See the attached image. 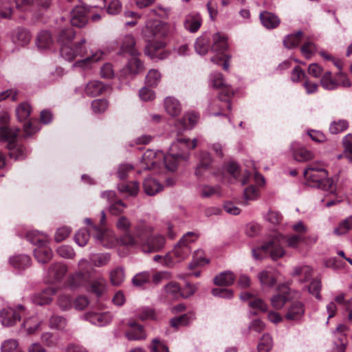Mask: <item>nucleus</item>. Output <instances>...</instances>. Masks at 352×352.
I'll use <instances>...</instances> for the list:
<instances>
[{
	"label": "nucleus",
	"mask_w": 352,
	"mask_h": 352,
	"mask_svg": "<svg viewBox=\"0 0 352 352\" xmlns=\"http://www.w3.org/2000/svg\"><path fill=\"white\" fill-rule=\"evenodd\" d=\"M41 341L47 347L52 348L58 345V338L51 332H44L41 336Z\"/></svg>",
	"instance_id": "3c124183"
},
{
	"label": "nucleus",
	"mask_w": 352,
	"mask_h": 352,
	"mask_svg": "<svg viewBox=\"0 0 352 352\" xmlns=\"http://www.w3.org/2000/svg\"><path fill=\"white\" fill-rule=\"evenodd\" d=\"M88 21V16L85 9L82 6H77L71 12L70 22L72 26L77 28L84 27Z\"/></svg>",
	"instance_id": "aec40b11"
},
{
	"label": "nucleus",
	"mask_w": 352,
	"mask_h": 352,
	"mask_svg": "<svg viewBox=\"0 0 352 352\" xmlns=\"http://www.w3.org/2000/svg\"><path fill=\"white\" fill-rule=\"evenodd\" d=\"M28 241L35 245H45L47 243V236L37 230L30 231L26 234Z\"/></svg>",
	"instance_id": "4c0bfd02"
},
{
	"label": "nucleus",
	"mask_w": 352,
	"mask_h": 352,
	"mask_svg": "<svg viewBox=\"0 0 352 352\" xmlns=\"http://www.w3.org/2000/svg\"><path fill=\"white\" fill-rule=\"evenodd\" d=\"M148 347L151 352H169L168 346L157 338L152 340Z\"/></svg>",
	"instance_id": "774afa93"
},
{
	"label": "nucleus",
	"mask_w": 352,
	"mask_h": 352,
	"mask_svg": "<svg viewBox=\"0 0 352 352\" xmlns=\"http://www.w3.org/2000/svg\"><path fill=\"white\" fill-rule=\"evenodd\" d=\"M304 312L303 304L300 302H294L289 307L285 317L287 320H298L303 316Z\"/></svg>",
	"instance_id": "473e14b6"
},
{
	"label": "nucleus",
	"mask_w": 352,
	"mask_h": 352,
	"mask_svg": "<svg viewBox=\"0 0 352 352\" xmlns=\"http://www.w3.org/2000/svg\"><path fill=\"white\" fill-rule=\"evenodd\" d=\"M197 238V235L195 232H187L180 239L172 251L166 254V257L172 258L173 256L178 262L184 261L190 254V245Z\"/></svg>",
	"instance_id": "423d86ee"
},
{
	"label": "nucleus",
	"mask_w": 352,
	"mask_h": 352,
	"mask_svg": "<svg viewBox=\"0 0 352 352\" xmlns=\"http://www.w3.org/2000/svg\"><path fill=\"white\" fill-rule=\"evenodd\" d=\"M259 18L263 25L267 29L276 28L280 24L279 18L270 12H261Z\"/></svg>",
	"instance_id": "bb28decb"
},
{
	"label": "nucleus",
	"mask_w": 352,
	"mask_h": 352,
	"mask_svg": "<svg viewBox=\"0 0 352 352\" xmlns=\"http://www.w3.org/2000/svg\"><path fill=\"white\" fill-rule=\"evenodd\" d=\"M153 231L151 225L143 220L138 221L133 227V232L123 234L120 243L128 247L142 245L146 242Z\"/></svg>",
	"instance_id": "20e7f679"
},
{
	"label": "nucleus",
	"mask_w": 352,
	"mask_h": 352,
	"mask_svg": "<svg viewBox=\"0 0 352 352\" xmlns=\"http://www.w3.org/2000/svg\"><path fill=\"white\" fill-rule=\"evenodd\" d=\"M210 81L211 85L214 88H223L222 93L225 94V96H222V94L219 96V99L221 101H225V104L228 109H231V104L229 102V98L231 96L233 95V91L230 88L226 86L224 84V80L223 78V75L221 73L214 72L210 75Z\"/></svg>",
	"instance_id": "1a4fd4ad"
},
{
	"label": "nucleus",
	"mask_w": 352,
	"mask_h": 352,
	"mask_svg": "<svg viewBox=\"0 0 352 352\" xmlns=\"http://www.w3.org/2000/svg\"><path fill=\"white\" fill-rule=\"evenodd\" d=\"M182 157H184L183 154L169 150V153L164 156V162L166 168L170 171L175 170L177 166L178 160L182 159Z\"/></svg>",
	"instance_id": "e433bc0d"
},
{
	"label": "nucleus",
	"mask_w": 352,
	"mask_h": 352,
	"mask_svg": "<svg viewBox=\"0 0 352 352\" xmlns=\"http://www.w3.org/2000/svg\"><path fill=\"white\" fill-rule=\"evenodd\" d=\"M67 272V267L65 264L61 263H55L52 264L48 270L47 275L49 279L52 282H60Z\"/></svg>",
	"instance_id": "a211bd4d"
},
{
	"label": "nucleus",
	"mask_w": 352,
	"mask_h": 352,
	"mask_svg": "<svg viewBox=\"0 0 352 352\" xmlns=\"http://www.w3.org/2000/svg\"><path fill=\"white\" fill-rule=\"evenodd\" d=\"M136 316L141 320L155 319V314L153 309L148 307H142L136 310Z\"/></svg>",
	"instance_id": "0e129e2a"
},
{
	"label": "nucleus",
	"mask_w": 352,
	"mask_h": 352,
	"mask_svg": "<svg viewBox=\"0 0 352 352\" xmlns=\"http://www.w3.org/2000/svg\"><path fill=\"white\" fill-rule=\"evenodd\" d=\"M165 239L161 235L149 237L143 245V250L145 252L159 251L164 248Z\"/></svg>",
	"instance_id": "393cba45"
},
{
	"label": "nucleus",
	"mask_w": 352,
	"mask_h": 352,
	"mask_svg": "<svg viewBox=\"0 0 352 352\" xmlns=\"http://www.w3.org/2000/svg\"><path fill=\"white\" fill-rule=\"evenodd\" d=\"M352 229V215L341 221L339 225L333 230V233L336 235H342L347 233Z\"/></svg>",
	"instance_id": "5fc2aeb1"
},
{
	"label": "nucleus",
	"mask_w": 352,
	"mask_h": 352,
	"mask_svg": "<svg viewBox=\"0 0 352 352\" xmlns=\"http://www.w3.org/2000/svg\"><path fill=\"white\" fill-rule=\"evenodd\" d=\"M10 263L15 268L25 269L31 265V258L25 254L19 255L10 258Z\"/></svg>",
	"instance_id": "37998d69"
},
{
	"label": "nucleus",
	"mask_w": 352,
	"mask_h": 352,
	"mask_svg": "<svg viewBox=\"0 0 352 352\" xmlns=\"http://www.w3.org/2000/svg\"><path fill=\"white\" fill-rule=\"evenodd\" d=\"M20 319V314L14 308L8 307L3 308L0 311V321L1 324L4 327H12L16 324Z\"/></svg>",
	"instance_id": "dca6fc26"
},
{
	"label": "nucleus",
	"mask_w": 352,
	"mask_h": 352,
	"mask_svg": "<svg viewBox=\"0 0 352 352\" xmlns=\"http://www.w3.org/2000/svg\"><path fill=\"white\" fill-rule=\"evenodd\" d=\"M129 326L131 327V329L126 333V336L129 340H138L146 338V335L142 325L135 322H131L129 323Z\"/></svg>",
	"instance_id": "a878e982"
},
{
	"label": "nucleus",
	"mask_w": 352,
	"mask_h": 352,
	"mask_svg": "<svg viewBox=\"0 0 352 352\" xmlns=\"http://www.w3.org/2000/svg\"><path fill=\"white\" fill-rule=\"evenodd\" d=\"M164 106L166 112L172 117L179 116L182 111L181 103L172 96H168L164 99Z\"/></svg>",
	"instance_id": "4be33fe9"
},
{
	"label": "nucleus",
	"mask_w": 352,
	"mask_h": 352,
	"mask_svg": "<svg viewBox=\"0 0 352 352\" xmlns=\"http://www.w3.org/2000/svg\"><path fill=\"white\" fill-rule=\"evenodd\" d=\"M91 232L86 229L79 230L74 236L75 242L81 247L87 245Z\"/></svg>",
	"instance_id": "052dcab7"
},
{
	"label": "nucleus",
	"mask_w": 352,
	"mask_h": 352,
	"mask_svg": "<svg viewBox=\"0 0 352 352\" xmlns=\"http://www.w3.org/2000/svg\"><path fill=\"white\" fill-rule=\"evenodd\" d=\"M111 256L108 253L91 254L89 259L91 262L96 267L106 265L110 261Z\"/></svg>",
	"instance_id": "de8ad7c7"
},
{
	"label": "nucleus",
	"mask_w": 352,
	"mask_h": 352,
	"mask_svg": "<svg viewBox=\"0 0 352 352\" xmlns=\"http://www.w3.org/2000/svg\"><path fill=\"white\" fill-rule=\"evenodd\" d=\"M67 325L65 318L54 314L49 319V327L52 329L63 330Z\"/></svg>",
	"instance_id": "8fccbe9b"
},
{
	"label": "nucleus",
	"mask_w": 352,
	"mask_h": 352,
	"mask_svg": "<svg viewBox=\"0 0 352 352\" xmlns=\"http://www.w3.org/2000/svg\"><path fill=\"white\" fill-rule=\"evenodd\" d=\"M87 282V276L83 272H77L70 275L67 279L68 286L75 289L83 286Z\"/></svg>",
	"instance_id": "72a5a7b5"
},
{
	"label": "nucleus",
	"mask_w": 352,
	"mask_h": 352,
	"mask_svg": "<svg viewBox=\"0 0 352 352\" xmlns=\"http://www.w3.org/2000/svg\"><path fill=\"white\" fill-rule=\"evenodd\" d=\"M143 69L142 63L136 57L132 56L129 60L127 65L123 69L125 75L137 74Z\"/></svg>",
	"instance_id": "f704fd0d"
},
{
	"label": "nucleus",
	"mask_w": 352,
	"mask_h": 352,
	"mask_svg": "<svg viewBox=\"0 0 352 352\" xmlns=\"http://www.w3.org/2000/svg\"><path fill=\"white\" fill-rule=\"evenodd\" d=\"M145 49V53L151 58L164 59L168 56L169 53L163 50L165 47V43L161 40L151 41L148 40Z\"/></svg>",
	"instance_id": "9b49d317"
},
{
	"label": "nucleus",
	"mask_w": 352,
	"mask_h": 352,
	"mask_svg": "<svg viewBox=\"0 0 352 352\" xmlns=\"http://www.w3.org/2000/svg\"><path fill=\"white\" fill-rule=\"evenodd\" d=\"M30 38V34L28 30L23 28H18L15 31L12 39L18 45H25L29 43Z\"/></svg>",
	"instance_id": "c03bdc74"
},
{
	"label": "nucleus",
	"mask_w": 352,
	"mask_h": 352,
	"mask_svg": "<svg viewBox=\"0 0 352 352\" xmlns=\"http://www.w3.org/2000/svg\"><path fill=\"white\" fill-rule=\"evenodd\" d=\"M143 188L145 193L149 196H154L163 189L162 185L153 177H147L143 182Z\"/></svg>",
	"instance_id": "cd10ccee"
},
{
	"label": "nucleus",
	"mask_w": 352,
	"mask_h": 352,
	"mask_svg": "<svg viewBox=\"0 0 352 352\" xmlns=\"http://www.w3.org/2000/svg\"><path fill=\"white\" fill-rule=\"evenodd\" d=\"M347 327L344 324H340L338 326L335 332L337 340L334 342L338 352H345L347 339L346 335L342 333H344Z\"/></svg>",
	"instance_id": "c756f323"
},
{
	"label": "nucleus",
	"mask_w": 352,
	"mask_h": 352,
	"mask_svg": "<svg viewBox=\"0 0 352 352\" xmlns=\"http://www.w3.org/2000/svg\"><path fill=\"white\" fill-rule=\"evenodd\" d=\"M198 119L199 117L197 113H188L177 121L176 125L184 130L190 129L197 124Z\"/></svg>",
	"instance_id": "7c9ffc66"
},
{
	"label": "nucleus",
	"mask_w": 352,
	"mask_h": 352,
	"mask_svg": "<svg viewBox=\"0 0 352 352\" xmlns=\"http://www.w3.org/2000/svg\"><path fill=\"white\" fill-rule=\"evenodd\" d=\"M210 47V38L207 34L198 37L195 43V51L200 55H205Z\"/></svg>",
	"instance_id": "58836bf2"
},
{
	"label": "nucleus",
	"mask_w": 352,
	"mask_h": 352,
	"mask_svg": "<svg viewBox=\"0 0 352 352\" xmlns=\"http://www.w3.org/2000/svg\"><path fill=\"white\" fill-rule=\"evenodd\" d=\"M124 269L121 267H118L110 272V280L113 285H120L124 280Z\"/></svg>",
	"instance_id": "13d9d810"
},
{
	"label": "nucleus",
	"mask_w": 352,
	"mask_h": 352,
	"mask_svg": "<svg viewBox=\"0 0 352 352\" xmlns=\"http://www.w3.org/2000/svg\"><path fill=\"white\" fill-rule=\"evenodd\" d=\"M168 30L166 28V23L157 20H148L142 32L144 36L151 40L152 38H162L166 34Z\"/></svg>",
	"instance_id": "0eeeda50"
},
{
	"label": "nucleus",
	"mask_w": 352,
	"mask_h": 352,
	"mask_svg": "<svg viewBox=\"0 0 352 352\" xmlns=\"http://www.w3.org/2000/svg\"><path fill=\"white\" fill-rule=\"evenodd\" d=\"M83 317L85 320L99 327L109 324L112 320V315L109 312L89 311L84 314Z\"/></svg>",
	"instance_id": "2eb2a0df"
},
{
	"label": "nucleus",
	"mask_w": 352,
	"mask_h": 352,
	"mask_svg": "<svg viewBox=\"0 0 352 352\" xmlns=\"http://www.w3.org/2000/svg\"><path fill=\"white\" fill-rule=\"evenodd\" d=\"M118 188L121 192H126L130 195L135 196L138 194L140 186L138 182H131L128 184H120Z\"/></svg>",
	"instance_id": "4d7b16f0"
},
{
	"label": "nucleus",
	"mask_w": 352,
	"mask_h": 352,
	"mask_svg": "<svg viewBox=\"0 0 352 352\" xmlns=\"http://www.w3.org/2000/svg\"><path fill=\"white\" fill-rule=\"evenodd\" d=\"M303 235L302 234H289L284 236L281 233L276 232L271 234L267 241L261 246L252 250V255L256 260L262 259L263 256L260 252L269 254L272 260L283 257L285 254V250L282 246L283 243L286 242L289 248L296 249L299 243H302Z\"/></svg>",
	"instance_id": "f03ea898"
},
{
	"label": "nucleus",
	"mask_w": 352,
	"mask_h": 352,
	"mask_svg": "<svg viewBox=\"0 0 352 352\" xmlns=\"http://www.w3.org/2000/svg\"><path fill=\"white\" fill-rule=\"evenodd\" d=\"M135 38L131 35H127L124 37L122 50L123 52L128 53L131 56H137L138 52L135 48Z\"/></svg>",
	"instance_id": "a18cd8bd"
},
{
	"label": "nucleus",
	"mask_w": 352,
	"mask_h": 352,
	"mask_svg": "<svg viewBox=\"0 0 352 352\" xmlns=\"http://www.w3.org/2000/svg\"><path fill=\"white\" fill-rule=\"evenodd\" d=\"M278 293L271 298V304L276 309H281L288 299L289 288L283 284L277 289Z\"/></svg>",
	"instance_id": "f3484780"
},
{
	"label": "nucleus",
	"mask_w": 352,
	"mask_h": 352,
	"mask_svg": "<svg viewBox=\"0 0 352 352\" xmlns=\"http://www.w3.org/2000/svg\"><path fill=\"white\" fill-rule=\"evenodd\" d=\"M258 278L263 287H272L276 282V272L272 268L264 270L258 274Z\"/></svg>",
	"instance_id": "b1692460"
},
{
	"label": "nucleus",
	"mask_w": 352,
	"mask_h": 352,
	"mask_svg": "<svg viewBox=\"0 0 352 352\" xmlns=\"http://www.w3.org/2000/svg\"><path fill=\"white\" fill-rule=\"evenodd\" d=\"M197 146V140L193 139L192 142L186 138H178L170 147V151H175L183 154L182 160H186L188 157L189 151L195 148Z\"/></svg>",
	"instance_id": "f8f14e48"
},
{
	"label": "nucleus",
	"mask_w": 352,
	"mask_h": 352,
	"mask_svg": "<svg viewBox=\"0 0 352 352\" xmlns=\"http://www.w3.org/2000/svg\"><path fill=\"white\" fill-rule=\"evenodd\" d=\"M272 348V338L268 333L263 334L258 344V352H269Z\"/></svg>",
	"instance_id": "bf43d9fd"
},
{
	"label": "nucleus",
	"mask_w": 352,
	"mask_h": 352,
	"mask_svg": "<svg viewBox=\"0 0 352 352\" xmlns=\"http://www.w3.org/2000/svg\"><path fill=\"white\" fill-rule=\"evenodd\" d=\"M194 319L193 314H184L179 317H175L170 320V326L177 329L180 327L187 325Z\"/></svg>",
	"instance_id": "09e8293b"
},
{
	"label": "nucleus",
	"mask_w": 352,
	"mask_h": 352,
	"mask_svg": "<svg viewBox=\"0 0 352 352\" xmlns=\"http://www.w3.org/2000/svg\"><path fill=\"white\" fill-rule=\"evenodd\" d=\"M349 126V123L345 120H339L333 121L329 126V131L332 134H337L346 130Z\"/></svg>",
	"instance_id": "e2e57ef3"
},
{
	"label": "nucleus",
	"mask_w": 352,
	"mask_h": 352,
	"mask_svg": "<svg viewBox=\"0 0 352 352\" xmlns=\"http://www.w3.org/2000/svg\"><path fill=\"white\" fill-rule=\"evenodd\" d=\"M19 129H11L8 126L0 128V139L8 141V148L10 151L9 155L14 160H21L25 156V148L22 146L16 144V138L19 134Z\"/></svg>",
	"instance_id": "39448f33"
},
{
	"label": "nucleus",
	"mask_w": 352,
	"mask_h": 352,
	"mask_svg": "<svg viewBox=\"0 0 352 352\" xmlns=\"http://www.w3.org/2000/svg\"><path fill=\"white\" fill-rule=\"evenodd\" d=\"M302 32L300 31L287 36L283 41L284 45L288 49L298 46L302 40Z\"/></svg>",
	"instance_id": "864d4df0"
},
{
	"label": "nucleus",
	"mask_w": 352,
	"mask_h": 352,
	"mask_svg": "<svg viewBox=\"0 0 352 352\" xmlns=\"http://www.w3.org/2000/svg\"><path fill=\"white\" fill-rule=\"evenodd\" d=\"M53 38L47 31H41L36 38V45L41 50L49 49L53 44Z\"/></svg>",
	"instance_id": "ea45409f"
},
{
	"label": "nucleus",
	"mask_w": 352,
	"mask_h": 352,
	"mask_svg": "<svg viewBox=\"0 0 352 352\" xmlns=\"http://www.w3.org/2000/svg\"><path fill=\"white\" fill-rule=\"evenodd\" d=\"M210 155L208 152H201L200 155V162L195 170L197 176H201L207 170L211 164Z\"/></svg>",
	"instance_id": "a19ab883"
},
{
	"label": "nucleus",
	"mask_w": 352,
	"mask_h": 352,
	"mask_svg": "<svg viewBox=\"0 0 352 352\" xmlns=\"http://www.w3.org/2000/svg\"><path fill=\"white\" fill-rule=\"evenodd\" d=\"M161 80V74L158 70L151 69L146 76V82L148 86H156Z\"/></svg>",
	"instance_id": "338daca9"
},
{
	"label": "nucleus",
	"mask_w": 352,
	"mask_h": 352,
	"mask_svg": "<svg viewBox=\"0 0 352 352\" xmlns=\"http://www.w3.org/2000/svg\"><path fill=\"white\" fill-rule=\"evenodd\" d=\"M212 45L211 46V50L217 53V56L225 54L224 52L228 47L226 35L220 32H217L212 35Z\"/></svg>",
	"instance_id": "6ab92c4d"
},
{
	"label": "nucleus",
	"mask_w": 352,
	"mask_h": 352,
	"mask_svg": "<svg viewBox=\"0 0 352 352\" xmlns=\"http://www.w3.org/2000/svg\"><path fill=\"white\" fill-rule=\"evenodd\" d=\"M293 274L294 276H299L300 280L306 281L309 280L312 275V269L307 265L297 267L294 270Z\"/></svg>",
	"instance_id": "680f3d73"
},
{
	"label": "nucleus",
	"mask_w": 352,
	"mask_h": 352,
	"mask_svg": "<svg viewBox=\"0 0 352 352\" xmlns=\"http://www.w3.org/2000/svg\"><path fill=\"white\" fill-rule=\"evenodd\" d=\"M164 290L170 298L177 299L179 297L188 298L192 296L195 292L196 287L188 284L184 289H181L177 283L170 282L164 287Z\"/></svg>",
	"instance_id": "6e6552de"
},
{
	"label": "nucleus",
	"mask_w": 352,
	"mask_h": 352,
	"mask_svg": "<svg viewBox=\"0 0 352 352\" xmlns=\"http://www.w3.org/2000/svg\"><path fill=\"white\" fill-rule=\"evenodd\" d=\"M107 86L99 80H91L89 82L85 88V92L89 97H96L104 93Z\"/></svg>",
	"instance_id": "5701e85b"
},
{
	"label": "nucleus",
	"mask_w": 352,
	"mask_h": 352,
	"mask_svg": "<svg viewBox=\"0 0 352 352\" xmlns=\"http://www.w3.org/2000/svg\"><path fill=\"white\" fill-rule=\"evenodd\" d=\"M235 278L233 272L225 271L215 276L213 281L218 286H230L234 283Z\"/></svg>",
	"instance_id": "2f4dec72"
},
{
	"label": "nucleus",
	"mask_w": 352,
	"mask_h": 352,
	"mask_svg": "<svg viewBox=\"0 0 352 352\" xmlns=\"http://www.w3.org/2000/svg\"><path fill=\"white\" fill-rule=\"evenodd\" d=\"M76 36L75 31L72 28H65L60 30L58 35V41L60 43V56L68 61H72L76 57H84L85 58L76 62L74 67L87 69L91 63L99 61L102 58L103 52L96 50L88 52L85 44L86 40L81 39L79 42L72 44V41Z\"/></svg>",
	"instance_id": "f257e3e1"
},
{
	"label": "nucleus",
	"mask_w": 352,
	"mask_h": 352,
	"mask_svg": "<svg viewBox=\"0 0 352 352\" xmlns=\"http://www.w3.org/2000/svg\"><path fill=\"white\" fill-rule=\"evenodd\" d=\"M92 235L97 243L107 248H111L116 244L115 237L109 230L93 226Z\"/></svg>",
	"instance_id": "9d476101"
},
{
	"label": "nucleus",
	"mask_w": 352,
	"mask_h": 352,
	"mask_svg": "<svg viewBox=\"0 0 352 352\" xmlns=\"http://www.w3.org/2000/svg\"><path fill=\"white\" fill-rule=\"evenodd\" d=\"M56 304L62 311H67L72 307L73 300L69 295L61 294L57 298Z\"/></svg>",
	"instance_id": "603ef678"
},
{
	"label": "nucleus",
	"mask_w": 352,
	"mask_h": 352,
	"mask_svg": "<svg viewBox=\"0 0 352 352\" xmlns=\"http://www.w3.org/2000/svg\"><path fill=\"white\" fill-rule=\"evenodd\" d=\"M107 289V281L102 278L94 280L91 283V291L97 296H102Z\"/></svg>",
	"instance_id": "49530a36"
},
{
	"label": "nucleus",
	"mask_w": 352,
	"mask_h": 352,
	"mask_svg": "<svg viewBox=\"0 0 352 352\" xmlns=\"http://www.w3.org/2000/svg\"><path fill=\"white\" fill-rule=\"evenodd\" d=\"M202 19L199 14L192 12L185 16L184 26L190 32H196L201 27Z\"/></svg>",
	"instance_id": "412c9836"
},
{
	"label": "nucleus",
	"mask_w": 352,
	"mask_h": 352,
	"mask_svg": "<svg viewBox=\"0 0 352 352\" xmlns=\"http://www.w3.org/2000/svg\"><path fill=\"white\" fill-rule=\"evenodd\" d=\"M321 86L327 90H333L340 86L337 76L333 78L330 72H326L320 79Z\"/></svg>",
	"instance_id": "c9c22d12"
},
{
	"label": "nucleus",
	"mask_w": 352,
	"mask_h": 352,
	"mask_svg": "<svg viewBox=\"0 0 352 352\" xmlns=\"http://www.w3.org/2000/svg\"><path fill=\"white\" fill-rule=\"evenodd\" d=\"M321 282L319 279H314L307 287L308 292L314 296L318 300H321Z\"/></svg>",
	"instance_id": "69168bd1"
},
{
	"label": "nucleus",
	"mask_w": 352,
	"mask_h": 352,
	"mask_svg": "<svg viewBox=\"0 0 352 352\" xmlns=\"http://www.w3.org/2000/svg\"><path fill=\"white\" fill-rule=\"evenodd\" d=\"M32 108L28 103H21L16 109V116L20 122L25 121L30 116Z\"/></svg>",
	"instance_id": "6e6d98bb"
},
{
	"label": "nucleus",
	"mask_w": 352,
	"mask_h": 352,
	"mask_svg": "<svg viewBox=\"0 0 352 352\" xmlns=\"http://www.w3.org/2000/svg\"><path fill=\"white\" fill-rule=\"evenodd\" d=\"M157 154L152 150H147L142 155V164L144 169H151L157 163Z\"/></svg>",
	"instance_id": "79ce46f5"
},
{
	"label": "nucleus",
	"mask_w": 352,
	"mask_h": 352,
	"mask_svg": "<svg viewBox=\"0 0 352 352\" xmlns=\"http://www.w3.org/2000/svg\"><path fill=\"white\" fill-rule=\"evenodd\" d=\"M306 184L331 194L336 192V185L333 179L328 177L327 171L316 165L310 164L303 173Z\"/></svg>",
	"instance_id": "7ed1b4c3"
},
{
	"label": "nucleus",
	"mask_w": 352,
	"mask_h": 352,
	"mask_svg": "<svg viewBox=\"0 0 352 352\" xmlns=\"http://www.w3.org/2000/svg\"><path fill=\"white\" fill-rule=\"evenodd\" d=\"M55 287H49L45 289L33 294L30 297L31 301L37 305H45L50 304L53 300L54 296L56 294Z\"/></svg>",
	"instance_id": "ddd939ff"
},
{
	"label": "nucleus",
	"mask_w": 352,
	"mask_h": 352,
	"mask_svg": "<svg viewBox=\"0 0 352 352\" xmlns=\"http://www.w3.org/2000/svg\"><path fill=\"white\" fill-rule=\"evenodd\" d=\"M35 258L41 263H46L52 258V250L45 245L38 246L34 251Z\"/></svg>",
	"instance_id": "c85d7f7f"
},
{
	"label": "nucleus",
	"mask_w": 352,
	"mask_h": 352,
	"mask_svg": "<svg viewBox=\"0 0 352 352\" xmlns=\"http://www.w3.org/2000/svg\"><path fill=\"white\" fill-rule=\"evenodd\" d=\"M43 320L37 316H32L24 319L21 324L19 331L27 336L34 334L37 331L41 329Z\"/></svg>",
	"instance_id": "4468645a"
}]
</instances>
